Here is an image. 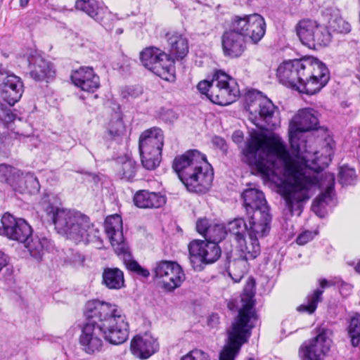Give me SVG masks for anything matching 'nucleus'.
Instances as JSON below:
<instances>
[{
  "label": "nucleus",
  "mask_w": 360,
  "mask_h": 360,
  "mask_svg": "<svg viewBox=\"0 0 360 360\" xmlns=\"http://www.w3.org/2000/svg\"><path fill=\"white\" fill-rule=\"evenodd\" d=\"M317 112L311 108L300 110L289 124L290 154L281 139L275 135L253 131L242 149V160L255 166L264 176L270 178L282 174L285 181L281 187L286 209L290 215L300 216L304 204L318 189L325 191L313 201L311 209L320 217L324 216L326 206L333 199L335 176L321 173L328 157L330 160L332 148L325 147L326 154L320 156L316 150L303 138V133L317 129Z\"/></svg>",
  "instance_id": "obj_1"
},
{
  "label": "nucleus",
  "mask_w": 360,
  "mask_h": 360,
  "mask_svg": "<svg viewBox=\"0 0 360 360\" xmlns=\"http://www.w3.org/2000/svg\"><path fill=\"white\" fill-rule=\"evenodd\" d=\"M84 323L79 342L82 350L94 355L102 352L104 340L112 345L124 343L129 337V323L122 310L116 304L89 300L84 310Z\"/></svg>",
  "instance_id": "obj_2"
},
{
  "label": "nucleus",
  "mask_w": 360,
  "mask_h": 360,
  "mask_svg": "<svg viewBox=\"0 0 360 360\" xmlns=\"http://www.w3.org/2000/svg\"><path fill=\"white\" fill-rule=\"evenodd\" d=\"M45 211L52 219L57 232L76 243H92L97 248H101L103 241L98 229L83 213L49 205Z\"/></svg>",
  "instance_id": "obj_3"
},
{
  "label": "nucleus",
  "mask_w": 360,
  "mask_h": 360,
  "mask_svg": "<svg viewBox=\"0 0 360 360\" xmlns=\"http://www.w3.org/2000/svg\"><path fill=\"white\" fill-rule=\"evenodd\" d=\"M172 167L188 191L205 193L214 178L211 165L206 156L197 150H191L174 158Z\"/></svg>",
  "instance_id": "obj_4"
},
{
  "label": "nucleus",
  "mask_w": 360,
  "mask_h": 360,
  "mask_svg": "<svg viewBox=\"0 0 360 360\" xmlns=\"http://www.w3.org/2000/svg\"><path fill=\"white\" fill-rule=\"evenodd\" d=\"M254 295L252 290L247 291L246 288L244 289L241 295V308L239 309L236 321L233 323L231 328L228 331V339L219 354V360H235L242 345L248 342L252 328L249 322L255 316Z\"/></svg>",
  "instance_id": "obj_5"
},
{
  "label": "nucleus",
  "mask_w": 360,
  "mask_h": 360,
  "mask_svg": "<svg viewBox=\"0 0 360 360\" xmlns=\"http://www.w3.org/2000/svg\"><path fill=\"white\" fill-rule=\"evenodd\" d=\"M197 87L213 103L219 105L231 104L240 94L236 80L221 70L217 71L211 81L200 82Z\"/></svg>",
  "instance_id": "obj_6"
},
{
  "label": "nucleus",
  "mask_w": 360,
  "mask_h": 360,
  "mask_svg": "<svg viewBox=\"0 0 360 360\" xmlns=\"http://www.w3.org/2000/svg\"><path fill=\"white\" fill-rule=\"evenodd\" d=\"M163 145L164 134L161 129L153 127L141 133L139 148L141 164L145 169L153 170L160 165Z\"/></svg>",
  "instance_id": "obj_7"
},
{
  "label": "nucleus",
  "mask_w": 360,
  "mask_h": 360,
  "mask_svg": "<svg viewBox=\"0 0 360 360\" xmlns=\"http://www.w3.org/2000/svg\"><path fill=\"white\" fill-rule=\"evenodd\" d=\"M250 120L259 129H274L280 123L279 110L272 101L260 94L247 105Z\"/></svg>",
  "instance_id": "obj_8"
},
{
  "label": "nucleus",
  "mask_w": 360,
  "mask_h": 360,
  "mask_svg": "<svg viewBox=\"0 0 360 360\" xmlns=\"http://www.w3.org/2000/svg\"><path fill=\"white\" fill-rule=\"evenodd\" d=\"M141 64L162 79L169 81L174 79V60L161 49L150 46L139 54Z\"/></svg>",
  "instance_id": "obj_9"
},
{
  "label": "nucleus",
  "mask_w": 360,
  "mask_h": 360,
  "mask_svg": "<svg viewBox=\"0 0 360 360\" xmlns=\"http://www.w3.org/2000/svg\"><path fill=\"white\" fill-rule=\"evenodd\" d=\"M276 76L284 86L307 94L306 58L283 62L278 67Z\"/></svg>",
  "instance_id": "obj_10"
},
{
  "label": "nucleus",
  "mask_w": 360,
  "mask_h": 360,
  "mask_svg": "<svg viewBox=\"0 0 360 360\" xmlns=\"http://www.w3.org/2000/svg\"><path fill=\"white\" fill-rule=\"evenodd\" d=\"M296 32L302 44L309 49L326 46L331 41V34L327 27L309 18L298 22Z\"/></svg>",
  "instance_id": "obj_11"
},
{
  "label": "nucleus",
  "mask_w": 360,
  "mask_h": 360,
  "mask_svg": "<svg viewBox=\"0 0 360 360\" xmlns=\"http://www.w3.org/2000/svg\"><path fill=\"white\" fill-rule=\"evenodd\" d=\"M189 259L195 271H202L207 264L217 261L221 256V248L214 242L194 240L188 245Z\"/></svg>",
  "instance_id": "obj_12"
},
{
  "label": "nucleus",
  "mask_w": 360,
  "mask_h": 360,
  "mask_svg": "<svg viewBox=\"0 0 360 360\" xmlns=\"http://www.w3.org/2000/svg\"><path fill=\"white\" fill-rule=\"evenodd\" d=\"M231 27L240 33L244 38H249L254 44L259 42L266 32L264 18L258 13L235 15L231 20Z\"/></svg>",
  "instance_id": "obj_13"
},
{
  "label": "nucleus",
  "mask_w": 360,
  "mask_h": 360,
  "mask_svg": "<svg viewBox=\"0 0 360 360\" xmlns=\"http://www.w3.org/2000/svg\"><path fill=\"white\" fill-rule=\"evenodd\" d=\"M332 331L324 327L316 328V335L305 341L300 348V356L303 360H323L330 350Z\"/></svg>",
  "instance_id": "obj_14"
},
{
  "label": "nucleus",
  "mask_w": 360,
  "mask_h": 360,
  "mask_svg": "<svg viewBox=\"0 0 360 360\" xmlns=\"http://www.w3.org/2000/svg\"><path fill=\"white\" fill-rule=\"evenodd\" d=\"M153 272L155 276L160 280L163 288L169 292L179 288L185 280L184 271L176 262L168 260L158 262L154 267Z\"/></svg>",
  "instance_id": "obj_15"
},
{
  "label": "nucleus",
  "mask_w": 360,
  "mask_h": 360,
  "mask_svg": "<svg viewBox=\"0 0 360 360\" xmlns=\"http://www.w3.org/2000/svg\"><path fill=\"white\" fill-rule=\"evenodd\" d=\"M1 222L0 236L22 243H25L32 237V229L24 219L15 218L6 213Z\"/></svg>",
  "instance_id": "obj_16"
},
{
  "label": "nucleus",
  "mask_w": 360,
  "mask_h": 360,
  "mask_svg": "<svg viewBox=\"0 0 360 360\" xmlns=\"http://www.w3.org/2000/svg\"><path fill=\"white\" fill-rule=\"evenodd\" d=\"M306 77L307 94L313 95L319 92L330 79L328 68L314 58H306Z\"/></svg>",
  "instance_id": "obj_17"
},
{
  "label": "nucleus",
  "mask_w": 360,
  "mask_h": 360,
  "mask_svg": "<svg viewBox=\"0 0 360 360\" xmlns=\"http://www.w3.org/2000/svg\"><path fill=\"white\" fill-rule=\"evenodd\" d=\"M105 232L117 255L128 254V247L126 244L122 232V219L118 214L108 217L104 224Z\"/></svg>",
  "instance_id": "obj_18"
},
{
  "label": "nucleus",
  "mask_w": 360,
  "mask_h": 360,
  "mask_svg": "<svg viewBox=\"0 0 360 360\" xmlns=\"http://www.w3.org/2000/svg\"><path fill=\"white\" fill-rule=\"evenodd\" d=\"M221 46L224 55L230 58L241 56L246 49L245 38L231 27L222 34Z\"/></svg>",
  "instance_id": "obj_19"
},
{
  "label": "nucleus",
  "mask_w": 360,
  "mask_h": 360,
  "mask_svg": "<svg viewBox=\"0 0 360 360\" xmlns=\"http://www.w3.org/2000/svg\"><path fill=\"white\" fill-rule=\"evenodd\" d=\"M247 216L248 237L259 240L269 233L271 221L269 211H256L252 214H247Z\"/></svg>",
  "instance_id": "obj_20"
},
{
  "label": "nucleus",
  "mask_w": 360,
  "mask_h": 360,
  "mask_svg": "<svg viewBox=\"0 0 360 360\" xmlns=\"http://www.w3.org/2000/svg\"><path fill=\"white\" fill-rule=\"evenodd\" d=\"M159 349L155 338L148 333L136 335L131 341L130 350L136 357L146 359L155 354Z\"/></svg>",
  "instance_id": "obj_21"
},
{
  "label": "nucleus",
  "mask_w": 360,
  "mask_h": 360,
  "mask_svg": "<svg viewBox=\"0 0 360 360\" xmlns=\"http://www.w3.org/2000/svg\"><path fill=\"white\" fill-rule=\"evenodd\" d=\"M71 79L76 86L88 92H94L100 86L99 77L90 67H81L73 71Z\"/></svg>",
  "instance_id": "obj_22"
},
{
  "label": "nucleus",
  "mask_w": 360,
  "mask_h": 360,
  "mask_svg": "<svg viewBox=\"0 0 360 360\" xmlns=\"http://www.w3.org/2000/svg\"><path fill=\"white\" fill-rule=\"evenodd\" d=\"M23 93V84L20 78L14 75L6 76L1 84V97L10 106L15 105Z\"/></svg>",
  "instance_id": "obj_23"
},
{
  "label": "nucleus",
  "mask_w": 360,
  "mask_h": 360,
  "mask_svg": "<svg viewBox=\"0 0 360 360\" xmlns=\"http://www.w3.org/2000/svg\"><path fill=\"white\" fill-rule=\"evenodd\" d=\"M196 230L205 237V240L214 242L217 245L227 235L226 229L222 224L214 223L206 218L197 221Z\"/></svg>",
  "instance_id": "obj_24"
},
{
  "label": "nucleus",
  "mask_w": 360,
  "mask_h": 360,
  "mask_svg": "<svg viewBox=\"0 0 360 360\" xmlns=\"http://www.w3.org/2000/svg\"><path fill=\"white\" fill-rule=\"evenodd\" d=\"M247 214L256 211H269L264 193L256 188H248L242 193Z\"/></svg>",
  "instance_id": "obj_25"
},
{
  "label": "nucleus",
  "mask_w": 360,
  "mask_h": 360,
  "mask_svg": "<svg viewBox=\"0 0 360 360\" xmlns=\"http://www.w3.org/2000/svg\"><path fill=\"white\" fill-rule=\"evenodd\" d=\"M166 38L169 46L168 54L174 60L182 59L188 52L187 39L180 33L171 31L166 34Z\"/></svg>",
  "instance_id": "obj_26"
},
{
  "label": "nucleus",
  "mask_w": 360,
  "mask_h": 360,
  "mask_svg": "<svg viewBox=\"0 0 360 360\" xmlns=\"http://www.w3.org/2000/svg\"><path fill=\"white\" fill-rule=\"evenodd\" d=\"M134 202L140 208H158L165 204L166 199L160 193L143 190L135 194Z\"/></svg>",
  "instance_id": "obj_27"
},
{
  "label": "nucleus",
  "mask_w": 360,
  "mask_h": 360,
  "mask_svg": "<svg viewBox=\"0 0 360 360\" xmlns=\"http://www.w3.org/2000/svg\"><path fill=\"white\" fill-rule=\"evenodd\" d=\"M19 176L15 181V185L13 188V191L20 193L25 192L32 193L39 191V183L33 173L24 172L21 170V174Z\"/></svg>",
  "instance_id": "obj_28"
},
{
  "label": "nucleus",
  "mask_w": 360,
  "mask_h": 360,
  "mask_svg": "<svg viewBox=\"0 0 360 360\" xmlns=\"http://www.w3.org/2000/svg\"><path fill=\"white\" fill-rule=\"evenodd\" d=\"M126 134V127L120 115L115 113L108 124L105 137L108 140L120 143Z\"/></svg>",
  "instance_id": "obj_29"
},
{
  "label": "nucleus",
  "mask_w": 360,
  "mask_h": 360,
  "mask_svg": "<svg viewBox=\"0 0 360 360\" xmlns=\"http://www.w3.org/2000/svg\"><path fill=\"white\" fill-rule=\"evenodd\" d=\"M103 284L109 289L119 290L124 287V273L118 268H105L103 270Z\"/></svg>",
  "instance_id": "obj_30"
},
{
  "label": "nucleus",
  "mask_w": 360,
  "mask_h": 360,
  "mask_svg": "<svg viewBox=\"0 0 360 360\" xmlns=\"http://www.w3.org/2000/svg\"><path fill=\"white\" fill-rule=\"evenodd\" d=\"M30 238V241L28 240L25 245L30 255L39 262L42 259L45 252L51 246V242L46 238L31 237Z\"/></svg>",
  "instance_id": "obj_31"
},
{
  "label": "nucleus",
  "mask_w": 360,
  "mask_h": 360,
  "mask_svg": "<svg viewBox=\"0 0 360 360\" xmlns=\"http://www.w3.org/2000/svg\"><path fill=\"white\" fill-rule=\"evenodd\" d=\"M116 171L118 176L122 179L131 181L134 179L136 172V162L128 156L119 157L116 160Z\"/></svg>",
  "instance_id": "obj_32"
},
{
  "label": "nucleus",
  "mask_w": 360,
  "mask_h": 360,
  "mask_svg": "<svg viewBox=\"0 0 360 360\" xmlns=\"http://www.w3.org/2000/svg\"><path fill=\"white\" fill-rule=\"evenodd\" d=\"M248 238V241H246L245 238L243 242H237L238 248L240 252V257L245 259L246 261L255 259L261 252L259 240L252 237Z\"/></svg>",
  "instance_id": "obj_33"
},
{
  "label": "nucleus",
  "mask_w": 360,
  "mask_h": 360,
  "mask_svg": "<svg viewBox=\"0 0 360 360\" xmlns=\"http://www.w3.org/2000/svg\"><path fill=\"white\" fill-rule=\"evenodd\" d=\"M248 271V261L241 257L230 261L227 267L228 274L234 283L240 282Z\"/></svg>",
  "instance_id": "obj_34"
},
{
  "label": "nucleus",
  "mask_w": 360,
  "mask_h": 360,
  "mask_svg": "<svg viewBox=\"0 0 360 360\" xmlns=\"http://www.w3.org/2000/svg\"><path fill=\"white\" fill-rule=\"evenodd\" d=\"M54 75L55 71L49 62L40 58L35 60L34 68L30 71L31 77L37 81L51 78L54 77Z\"/></svg>",
  "instance_id": "obj_35"
},
{
  "label": "nucleus",
  "mask_w": 360,
  "mask_h": 360,
  "mask_svg": "<svg viewBox=\"0 0 360 360\" xmlns=\"http://www.w3.org/2000/svg\"><path fill=\"white\" fill-rule=\"evenodd\" d=\"M21 170L6 163L0 164V183L8 186L12 190Z\"/></svg>",
  "instance_id": "obj_36"
},
{
  "label": "nucleus",
  "mask_w": 360,
  "mask_h": 360,
  "mask_svg": "<svg viewBox=\"0 0 360 360\" xmlns=\"http://www.w3.org/2000/svg\"><path fill=\"white\" fill-rule=\"evenodd\" d=\"M323 292L322 290H314L307 295L305 302L297 307V310L302 313L312 314L316 311L318 303L321 301Z\"/></svg>",
  "instance_id": "obj_37"
},
{
  "label": "nucleus",
  "mask_w": 360,
  "mask_h": 360,
  "mask_svg": "<svg viewBox=\"0 0 360 360\" xmlns=\"http://www.w3.org/2000/svg\"><path fill=\"white\" fill-rule=\"evenodd\" d=\"M99 22L106 30L110 31L117 21V17L108 8L101 6L96 12V15L92 18Z\"/></svg>",
  "instance_id": "obj_38"
},
{
  "label": "nucleus",
  "mask_w": 360,
  "mask_h": 360,
  "mask_svg": "<svg viewBox=\"0 0 360 360\" xmlns=\"http://www.w3.org/2000/svg\"><path fill=\"white\" fill-rule=\"evenodd\" d=\"M227 229L236 242H243L248 227L243 218H236L228 223Z\"/></svg>",
  "instance_id": "obj_39"
},
{
  "label": "nucleus",
  "mask_w": 360,
  "mask_h": 360,
  "mask_svg": "<svg viewBox=\"0 0 360 360\" xmlns=\"http://www.w3.org/2000/svg\"><path fill=\"white\" fill-rule=\"evenodd\" d=\"M348 335L350 338L351 344L356 347L360 342V314H355L349 321L347 327Z\"/></svg>",
  "instance_id": "obj_40"
},
{
  "label": "nucleus",
  "mask_w": 360,
  "mask_h": 360,
  "mask_svg": "<svg viewBox=\"0 0 360 360\" xmlns=\"http://www.w3.org/2000/svg\"><path fill=\"white\" fill-rule=\"evenodd\" d=\"M101 6L96 0H76L75 8L86 13L89 17L96 15V12Z\"/></svg>",
  "instance_id": "obj_41"
},
{
  "label": "nucleus",
  "mask_w": 360,
  "mask_h": 360,
  "mask_svg": "<svg viewBox=\"0 0 360 360\" xmlns=\"http://www.w3.org/2000/svg\"><path fill=\"white\" fill-rule=\"evenodd\" d=\"M357 175L355 169L347 165L340 167L339 172V182L342 186L353 185L356 182Z\"/></svg>",
  "instance_id": "obj_42"
},
{
  "label": "nucleus",
  "mask_w": 360,
  "mask_h": 360,
  "mask_svg": "<svg viewBox=\"0 0 360 360\" xmlns=\"http://www.w3.org/2000/svg\"><path fill=\"white\" fill-rule=\"evenodd\" d=\"M329 27L333 31L338 33L347 34L351 30L350 24L342 17H335L329 21Z\"/></svg>",
  "instance_id": "obj_43"
},
{
  "label": "nucleus",
  "mask_w": 360,
  "mask_h": 360,
  "mask_svg": "<svg viewBox=\"0 0 360 360\" xmlns=\"http://www.w3.org/2000/svg\"><path fill=\"white\" fill-rule=\"evenodd\" d=\"M15 115L12 112L10 108L0 103V123L6 127L14 121Z\"/></svg>",
  "instance_id": "obj_44"
},
{
  "label": "nucleus",
  "mask_w": 360,
  "mask_h": 360,
  "mask_svg": "<svg viewBox=\"0 0 360 360\" xmlns=\"http://www.w3.org/2000/svg\"><path fill=\"white\" fill-rule=\"evenodd\" d=\"M181 360H210V356L200 349H193L181 358Z\"/></svg>",
  "instance_id": "obj_45"
},
{
  "label": "nucleus",
  "mask_w": 360,
  "mask_h": 360,
  "mask_svg": "<svg viewBox=\"0 0 360 360\" xmlns=\"http://www.w3.org/2000/svg\"><path fill=\"white\" fill-rule=\"evenodd\" d=\"M127 269L133 272H135L138 275L143 276L144 278H147L149 276L150 273L148 270L143 268L136 261H130L127 264Z\"/></svg>",
  "instance_id": "obj_46"
},
{
  "label": "nucleus",
  "mask_w": 360,
  "mask_h": 360,
  "mask_svg": "<svg viewBox=\"0 0 360 360\" xmlns=\"http://www.w3.org/2000/svg\"><path fill=\"white\" fill-rule=\"evenodd\" d=\"M317 234L316 231H305L301 233L297 238L296 241L298 245H304L311 240Z\"/></svg>",
  "instance_id": "obj_47"
},
{
  "label": "nucleus",
  "mask_w": 360,
  "mask_h": 360,
  "mask_svg": "<svg viewBox=\"0 0 360 360\" xmlns=\"http://www.w3.org/2000/svg\"><path fill=\"white\" fill-rule=\"evenodd\" d=\"M212 144L221 150L226 152L227 150V144L224 139L221 136H215L212 139Z\"/></svg>",
  "instance_id": "obj_48"
},
{
  "label": "nucleus",
  "mask_w": 360,
  "mask_h": 360,
  "mask_svg": "<svg viewBox=\"0 0 360 360\" xmlns=\"http://www.w3.org/2000/svg\"><path fill=\"white\" fill-rule=\"evenodd\" d=\"M352 133H353V139L354 141V144L356 146H358V148H359V151L358 152V154H359L358 156V158H359V161L360 162V127L355 128L353 130Z\"/></svg>",
  "instance_id": "obj_49"
},
{
  "label": "nucleus",
  "mask_w": 360,
  "mask_h": 360,
  "mask_svg": "<svg viewBox=\"0 0 360 360\" xmlns=\"http://www.w3.org/2000/svg\"><path fill=\"white\" fill-rule=\"evenodd\" d=\"M9 263L8 257L4 252L0 251V272L6 267Z\"/></svg>",
  "instance_id": "obj_50"
},
{
  "label": "nucleus",
  "mask_w": 360,
  "mask_h": 360,
  "mask_svg": "<svg viewBox=\"0 0 360 360\" xmlns=\"http://www.w3.org/2000/svg\"><path fill=\"white\" fill-rule=\"evenodd\" d=\"M233 141L240 143L243 140V133L241 131H236L232 135Z\"/></svg>",
  "instance_id": "obj_51"
},
{
  "label": "nucleus",
  "mask_w": 360,
  "mask_h": 360,
  "mask_svg": "<svg viewBox=\"0 0 360 360\" xmlns=\"http://www.w3.org/2000/svg\"><path fill=\"white\" fill-rule=\"evenodd\" d=\"M30 0H19V4L21 8H26L28 6Z\"/></svg>",
  "instance_id": "obj_52"
},
{
  "label": "nucleus",
  "mask_w": 360,
  "mask_h": 360,
  "mask_svg": "<svg viewBox=\"0 0 360 360\" xmlns=\"http://www.w3.org/2000/svg\"><path fill=\"white\" fill-rule=\"evenodd\" d=\"M328 285V281L326 280V279H322L320 281V286L322 288H324L326 287V285Z\"/></svg>",
  "instance_id": "obj_53"
},
{
  "label": "nucleus",
  "mask_w": 360,
  "mask_h": 360,
  "mask_svg": "<svg viewBox=\"0 0 360 360\" xmlns=\"http://www.w3.org/2000/svg\"><path fill=\"white\" fill-rule=\"evenodd\" d=\"M355 270L357 273L360 274V261L358 262V264L355 266Z\"/></svg>",
  "instance_id": "obj_54"
},
{
  "label": "nucleus",
  "mask_w": 360,
  "mask_h": 360,
  "mask_svg": "<svg viewBox=\"0 0 360 360\" xmlns=\"http://www.w3.org/2000/svg\"><path fill=\"white\" fill-rule=\"evenodd\" d=\"M122 32H123V31H122V29H117V30H116V32H117V34H122Z\"/></svg>",
  "instance_id": "obj_55"
},
{
  "label": "nucleus",
  "mask_w": 360,
  "mask_h": 360,
  "mask_svg": "<svg viewBox=\"0 0 360 360\" xmlns=\"http://www.w3.org/2000/svg\"><path fill=\"white\" fill-rule=\"evenodd\" d=\"M16 134H19V135H23V134H22V133H20V132H18H18H16Z\"/></svg>",
  "instance_id": "obj_56"
},
{
  "label": "nucleus",
  "mask_w": 360,
  "mask_h": 360,
  "mask_svg": "<svg viewBox=\"0 0 360 360\" xmlns=\"http://www.w3.org/2000/svg\"><path fill=\"white\" fill-rule=\"evenodd\" d=\"M1 139H2V135H1V134L0 133V141H1Z\"/></svg>",
  "instance_id": "obj_57"
},
{
  "label": "nucleus",
  "mask_w": 360,
  "mask_h": 360,
  "mask_svg": "<svg viewBox=\"0 0 360 360\" xmlns=\"http://www.w3.org/2000/svg\"><path fill=\"white\" fill-rule=\"evenodd\" d=\"M248 360H254L252 358H249Z\"/></svg>",
  "instance_id": "obj_58"
}]
</instances>
